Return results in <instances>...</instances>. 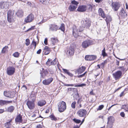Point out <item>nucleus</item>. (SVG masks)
<instances>
[{"label":"nucleus","mask_w":128,"mask_h":128,"mask_svg":"<svg viewBox=\"0 0 128 128\" xmlns=\"http://www.w3.org/2000/svg\"><path fill=\"white\" fill-rule=\"evenodd\" d=\"M73 28V34L75 38H77L79 36V34L80 32L83 30V28L80 26H74Z\"/></svg>","instance_id":"nucleus-1"},{"label":"nucleus","mask_w":128,"mask_h":128,"mask_svg":"<svg viewBox=\"0 0 128 128\" xmlns=\"http://www.w3.org/2000/svg\"><path fill=\"white\" fill-rule=\"evenodd\" d=\"M79 3L74 0L71 2V4L69 6L68 9L70 12H73L75 10L76 8Z\"/></svg>","instance_id":"nucleus-2"},{"label":"nucleus","mask_w":128,"mask_h":128,"mask_svg":"<svg viewBox=\"0 0 128 128\" xmlns=\"http://www.w3.org/2000/svg\"><path fill=\"white\" fill-rule=\"evenodd\" d=\"M58 110L60 112H63L66 109V104L63 101L60 102L58 104Z\"/></svg>","instance_id":"nucleus-3"},{"label":"nucleus","mask_w":128,"mask_h":128,"mask_svg":"<svg viewBox=\"0 0 128 128\" xmlns=\"http://www.w3.org/2000/svg\"><path fill=\"white\" fill-rule=\"evenodd\" d=\"M33 96V95L32 94L30 95L31 96H33L34 98L33 99L34 100H32V101L28 100L26 103V104L28 108L30 110L33 109L35 107L34 100H35V95H34V96Z\"/></svg>","instance_id":"nucleus-4"},{"label":"nucleus","mask_w":128,"mask_h":128,"mask_svg":"<svg viewBox=\"0 0 128 128\" xmlns=\"http://www.w3.org/2000/svg\"><path fill=\"white\" fill-rule=\"evenodd\" d=\"M14 14V10H9L8 12V20L10 22H12L14 20L13 17Z\"/></svg>","instance_id":"nucleus-5"},{"label":"nucleus","mask_w":128,"mask_h":128,"mask_svg":"<svg viewBox=\"0 0 128 128\" xmlns=\"http://www.w3.org/2000/svg\"><path fill=\"white\" fill-rule=\"evenodd\" d=\"M92 44V41L88 40L84 41L82 44V46L83 48H86Z\"/></svg>","instance_id":"nucleus-6"},{"label":"nucleus","mask_w":128,"mask_h":128,"mask_svg":"<svg viewBox=\"0 0 128 128\" xmlns=\"http://www.w3.org/2000/svg\"><path fill=\"white\" fill-rule=\"evenodd\" d=\"M38 18L36 19L37 22L38 24H42L43 22H45L48 19V18H45L42 16H38Z\"/></svg>","instance_id":"nucleus-7"},{"label":"nucleus","mask_w":128,"mask_h":128,"mask_svg":"<svg viewBox=\"0 0 128 128\" xmlns=\"http://www.w3.org/2000/svg\"><path fill=\"white\" fill-rule=\"evenodd\" d=\"M87 113L86 110L85 109H81L79 110L77 112L78 115L80 117H86Z\"/></svg>","instance_id":"nucleus-8"},{"label":"nucleus","mask_w":128,"mask_h":128,"mask_svg":"<svg viewBox=\"0 0 128 128\" xmlns=\"http://www.w3.org/2000/svg\"><path fill=\"white\" fill-rule=\"evenodd\" d=\"M15 69L13 66H10L7 68V74L9 76L13 75L15 72Z\"/></svg>","instance_id":"nucleus-9"},{"label":"nucleus","mask_w":128,"mask_h":128,"mask_svg":"<svg viewBox=\"0 0 128 128\" xmlns=\"http://www.w3.org/2000/svg\"><path fill=\"white\" fill-rule=\"evenodd\" d=\"M9 4V2H0V8L7 9L8 8Z\"/></svg>","instance_id":"nucleus-10"},{"label":"nucleus","mask_w":128,"mask_h":128,"mask_svg":"<svg viewBox=\"0 0 128 128\" xmlns=\"http://www.w3.org/2000/svg\"><path fill=\"white\" fill-rule=\"evenodd\" d=\"M34 18V15L31 14L28 15L24 19V21L26 23L30 22H32Z\"/></svg>","instance_id":"nucleus-11"},{"label":"nucleus","mask_w":128,"mask_h":128,"mask_svg":"<svg viewBox=\"0 0 128 128\" xmlns=\"http://www.w3.org/2000/svg\"><path fill=\"white\" fill-rule=\"evenodd\" d=\"M122 74L121 71H118L113 73L112 75L114 77L116 80H118L120 78Z\"/></svg>","instance_id":"nucleus-12"},{"label":"nucleus","mask_w":128,"mask_h":128,"mask_svg":"<svg viewBox=\"0 0 128 128\" xmlns=\"http://www.w3.org/2000/svg\"><path fill=\"white\" fill-rule=\"evenodd\" d=\"M4 96L10 98H12L14 96L13 92L10 91H4Z\"/></svg>","instance_id":"nucleus-13"},{"label":"nucleus","mask_w":128,"mask_h":128,"mask_svg":"<svg viewBox=\"0 0 128 128\" xmlns=\"http://www.w3.org/2000/svg\"><path fill=\"white\" fill-rule=\"evenodd\" d=\"M112 5V9L114 11H117L120 6V4L117 2H113Z\"/></svg>","instance_id":"nucleus-14"},{"label":"nucleus","mask_w":128,"mask_h":128,"mask_svg":"<svg viewBox=\"0 0 128 128\" xmlns=\"http://www.w3.org/2000/svg\"><path fill=\"white\" fill-rule=\"evenodd\" d=\"M49 30L50 31H56L58 29V27L54 24H51L49 25Z\"/></svg>","instance_id":"nucleus-15"},{"label":"nucleus","mask_w":128,"mask_h":128,"mask_svg":"<svg viewBox=\"0 0 128 128\" xmlns=\"http://www.w3.org/2000/svg\"><path fill=\"white\" fill-rule=\"evenodd\" d=\"M91 22L88 19H86L84 21L82 26L84 28H89L90 26Z\"/></svg>","instance_id":"nucleus-16"},{"label":"nucleus","mask_w":128,"mask_h":128,"mask_svg":"<svg viewBox=\"0 0 128 128\" xmlns=\"http://www.w3.org/2000/svg\"><path fill=\"white\" fill-rule=\"evenodd\" d=\"M53 80L52 78H50L43 80L42 83L44 85H48L52 82Z\"/></svg>","instance_id":"nucleus-17"},{"label":"nucleus","mask_w":128,"mask_h":128,"mask_svg":"<svg viewBox=\"0 0 128 128\" xmlns=\"http://www.w3.org/2000/svg\"><path fill=\"white\" fill-rule=\"evenodd\" d=\"M77 10L78 11L80 12H85L86 10V6L85 5L80 6L78 7Z\"/></svg>","instance_id":"nucleus-18"},{"label":"nucleus","mask_w":128,"mask_h":128,"mask_svg":"<svg viewBox=\"0 0 128 128\" xmlns=\"http://www.w3.org/2000/svg\"><path fill=\"white\" fill-rule=\"evenodd\" d=\"M96 58V56L92 55H87L85 57V58L86 60H95Z\"/></svg>","instance_id":"nucleus-19"},{"label":"nucleus","mask_w":128,"mask_h":128,"mask_svg":"<svg viewBox=\"0 0 128 128\" xmlns=\"http://www.w3.org/2000/svg\"><path fill=\"white\" fill-rule=\"evenodd\" d=\"M108 121L107 124H111L113 125L114 120V118L112 116H110L108 118Z\"/></svg>","instance_id":"nucleus-20"},{"label":"nucleus","mask_w":128,"mask_h":128,"mask_svg":"<svg viewBox=\"0 0 128 128\" xmlns=\"http://www.w3.org/2000/svg\"><path fill=\"white\" fill-rule=\"evenodd\" d=\"M88 11L89 12H92L93 10L95 9V6L92 4H89L88 5Z\"/></svg>","instance_id":"nucleus-21"},{"label":"nucleus","mask_w":128,"mask_h":128,"mask_svg":"<svg viewBox=\"0 0 128 128\" xmlns=\"http://www.w3.org/2000/svg\"><path fill=\"white\" fill-rule=\"evenodd\" d=\"M15 109V107L13 106H11L8 107L6 109V111L8 112L12 113Z\"/></svg>","instance_id":"nucleus-22"},{"label":"nucleus","mask_w":128,"mask_h":128,"mask_svg":"<svg viewBox=\"0 0 128 128\" xmlns=\"http://www.w3.org/2000/svg\"><path fill=\"white\" fill-rule=\"evenodd\" d=\"M120 14L123 18L126 17L127 16L126 13L125 12L124 9L123 8H122L121 10Z\"/></svg>","instance_id":"nucleus-23"},{"label":"nucleus","mask_w":128,"mask_h":128,"mask_svg":"<svg viewBox=\"0 0 128 128\" xmlns=\"http://www.w3.org/2000/svg\"><path fill=\"white\" fill-rule=\"evenodd\" d=\"M22 117L20 114H18L15 118V121L17 122H22Z\"/></svg>","instance_id":"nucleus-24"},{"label":"nucleus","mask_w":128,"mask_h":128,"mask_svg":"<svg viewBox=\"0 0 128 128\" xmlns=\"http://www.w3.org/2000/svg\"><path fill=\"white\" fill-rule=\"evenodd\" d=\"M86 68L85 67L82 66L80 68L77 70V72L78 74H80L83 72L85 70Z\"/></svg>","instance_id":"nucleus-25"},{"label":"nucleus","mask_w":128,"mask_h":128,"mask_svg":"<svg viewBox=\"0 0 128 128\" xmlns=\"http://www.w3.org/2000/svg\"><path fill=\"white\" fill-rule=\"evenodd\" d=\"M98 11L100 16L103 18H105V15L104 12L101 8H99Z\"/></svg>","instance_id":"nucleus-26"},{"label":"nucleus","mask_w":128,"mask_h":128,"mask_svg":"<svg viewBox=\"0 0 128 128\" xmlns=\"http://www.w3.org/2000/svg\"><path fill=\"white\" fill-rule=\"evenodd\" d=\"M17 16L19 17H22L23 16V12L22 10H19L16 13Z\"/></svg>","instance_id":"nucleus-27"},{"label":"nucleus","mask_w":128,"mask_h":128,"mask_svg":"<svg viewBox=\"0 0 128 128\" xmlns=\"http://www.w3.org/2000/svg\"><path fill=\"white\" fill-rule=\"evenodd\" d=\"M46 104V101L43 100H41L38 102V104L39 106H42L45 105Z\"/></svg>","instance_id":"nucleus-28"},{"label":"nucleus","mask_w":128,"mask_h":128,"mask_svg":"<svg viewBox=\"0 0 128 128\" xmlns=\"http://www.w3.org/2000/svg\"><path fill=\"white\" fill-rule=\"evenodd\" d=\"M67 53L70 55H72L74 53V50L73 48H70L68 50Z\"/></svg>","instance_id":"nucleus-29"},{"label":"nucleus","mask_w":128,"mask_h":128,"mask_svg":"<svg viewBox=\"0 0 128 128\" xmlns=\"http://www.w3.org/2000/svg\"><path fill=\"white\" fill-rule=\"evenodd\" d=\"M51 40L52 44L53 45L55 44L58 41L57 39L55 38H51Z\"/></svg>","instance_id":"nucleus-30"},{"label":"nucleus","mask_w":128,"mask_h":128,"mask_svg":"<svg viewBox=\"0 0 128 128\" xmlns=\"http://www.w3.org/2000/svg\"><path fill=\"white\" fill-rule=\"evenodd\" d=\"M8 46H5L3 48L2 50V52L4 53L8 51Z\"/></svg>","instance_id":"nucleus-31"},{"label":"nucleus","mask_w":128,"mask_h":128,"mask_svg":"<svg viewBox=\"0 0 128 128\" xmlns=\"http://www.w3.org/2000/svg\"><path fill=\"white\" fill-rule=\"evenodd\" d=\"M50 117L52 120L56 121L57 120V119L53 115H51L50 116Z\"/></svg>","instance_id":"nucleus-32"},{"label":"nucleus","mask_w":128,"mask_h":128,"mask_svg":"<svg viewBox=\"0 0 128 128\" xmlns=\"http://www.w3.org/2000/svg\"><path fill=\"white\" fill-rule=\"evenodd\" d=\"M102 54L103 57L107 56H108V54L105 52V48H104V49L102 50Z\"/></svg>","instance_id":"nucleus-33"},{"label":"nucleus","mask_w":128,"mask_h":128,"mask_svg":"<svg viewBox=\"0 0 128 128\" xmlns=\"http://www.w3.org/2000/svg\"><path fill=\"white\" fill-rule=\"evenodd\" d=\"M5 104L6 105V101L0 100V105L1 106H3Z\"/></svg>","instance_id":"nucleus-34"},{"label":"nucleus","mask_w":128,"mask_h":128,"mask_svg":"<svg viewBox=\"0 0 128 128\" xmlns=\"http://www.w3.org/2000/svg\"><path fill=\"white\" fill-rule=\"evenodd\" d=\"M58 29H60L62 31H64L65 30L64 24H62L60 27V28L58 27Z\"/></svg>","instance_id":"nucleus-35"},{"label":"nucleus","mask_w":128,"mask_h":128,"mask_svg":"<svg viewBox=\"0 0 128 128\" xmlns=\"http://www.w3.org/2000/svg\"><path fill=\"white\" fill-rule=\"evenodd\" d=\"M111 18L110 16H108L106 17V20L107 23L111 21Z\"/></svg>","instance_id":"nucleus-36"},{"label":"nucleus","mask_w":128,"mask_h":128,"mask_svg":"<svg viewBox=\"0 0 128 128\" xmlns=\"http://www.w3.org/2000/svg\"><path fill=\"white\" fill-rule=\"evenodd\" d=\"M20 54L18 52H16L14 53L13 54V56L15 57L18 58V57Z\"/></svg>","instance_id":"nucleus-37"},{"label":"nucleus","mask_w":128,"mask_h":128,"mask_svg":"<svg viewBox=\"0 0 128 128\" xmlns=\"http://www.w3.org/2000/svg\"><path fill=\"white\" fill-rule=\"evenodd\" d=\"M73 121L75 122L77 124H79L81 122L80 120L74 118L73 119Z\"/></svg>","instance_id":"nucleus-38"},{"label":"nucleus","mask_w":128,"mask_h":128,"mask_svg":"<svg viewBox=\"0 0 128 128\" xmlns=\"http://www.w3.org/2000/svg\"><path fill=\"white\" fill-rule=\"evenodd\" d=\"M42 72H43L42 73V72H41V73H40L41 77L42 78H44V75H43V74H45V75L46 74H48V72L46 71L44 72L43 71H42Z\"/></svg>","instance_id":"nucleus-39"},{"label":"nucleus","mask_w":128,"mask_h":128,"mask_svg":"<svg viewBox=\"0 0 128 128\" xmlns=\"http://www.w3.org/2000/svg\"><path fill=\"white\" fill-rule=\"evenodd\" d=\"M25 44L26 46H28L30 43V40L29 39H26V40Z\"/></svg>","instance_id":"nucleus-40"},{"label":"nucleus","mask_w":128,"mask_h":128,"mask_svg":"<svg viewBox=\"0 0 128 128\" xmlns=\"http://www.w3.org/2000/svg\"><path fill=\"white\" fill-rule=\"evenodd\" d=\"M51 60H50V59H48V61L46 62V65L49 66H50L52 65L51 63Z\"/></svg>","instance_id":"nucleus-41"},{"label":"nucleus","mask_w":128,"mask_h":128,"mask_svg":"<svg viewBox=\"0 0 128 128\" xmlns=\"http://www.w3.org/2000/svg\"><path fill=\"white\" fill-rule=\"evenodd\" d=\"M76 104V102H74L71 104V107L73 108H75V105Z\"/></svg>","instance_id":"nucleus-42"},{"label":"nucleus","mask_w":128,"mask_h":128,"mask_svg":"<svg viewBox=\"0 0 128 128\" xmlns=\"http://www.w3.org/2000/svg\"><path fill=\"white\" fill-rule=\"evenodd\" d=\"M56 59H55L52 61H51V63L52 64V65H54L56 64Z\"/></svg>","instance_id":"nucleus-43"},{"label":"nucleus","mask_w":128,"mask_h":128,"mask_svg":"<svg viewBox=\"0 0 128 128\" xmlns=\"http://www.w3.org/2000/svg\"><path fill=\"white\" fill-rule=\"evenodd\" d=\"M104 107V106L103 105H101L97 109V110H100L102 109Z\"/></svg>","instance_id":"nucleus-44"},{"label":"nucleus","mask_w":128,"mask_h":128,"mask_svg":"<svg viewBox=\"0 0 128 128\" xmlns=\"http://www.w3.org/2000/svg\"><path fill=\"white\" fill-rule=\"evenodd\" d=\"M86 86V84H80L78 85L75 86V87H82L84 86Z\"/></svg>","instance_id":"nucleus-45"},{"label":"nucleus","mask_w":128,"mask_h":128,"mask_svg":"<svg viewBox=\"0 0 128 128\" xmlns=\"http://www.w3.org/2000/svg\"><path fill=\"white\" fill-rule=\"evenodd\" d=\"M36 42L34 41V40H33V41H32V45L34 46V48H36Z\"/></svg>","instance_id":"nucleus-46"},{"label":"nucleus","mask_w":128,"mask_h":128,"mask_svg":"<svg viewBox=\"0 0 128 128\" xmlns=\"http://www.w3.org/2000/svg\"><path fill=\"white\" fill-rule=\"evenodd\" d=\"M86 72H84L83 74L80 75H79V76H77L79 78H82V77L84 76H85V74H86Z\"/></svg>","instance_id":"nucleus-47"},{"label":"nucleus","mask_w":128,"mask_h":128,"mask_svg":"<svg viewBox=\"0 0 128 128\" xmlns=\"http://www.w3.org/2000/svg\"><path fill=\"white\" fill-rule=\"evenodd\" d=\"M42 3L46 4V2L47 0H39Z\"/></svg>","instance_id":"nucleus-48"},{"label":"nucleus","mask_w":128,"mask_h":128,"mask_svg":"<svg viewBox=\"0 0 128 128\" xmlns=\"http://www.w3.org/2000/svg\"><path fill=\"white\" fill-rule=\"evenodd\" d=\"M34 27L35 26H32L31 28H29L27 30L26 32H28L29 31L33 30L34 29Z\"/></svg>","instance_id":"nucleus-49"},{"label":"nucleus","mask_w":128,"mask_h":128,"mask_svg":"<svg viewBox=\"0 0 128 128\" xmlns=\"http://www.w3.org/2000/svg\"><path fill=\"white\" fill-rule=\"evenodd\" d=\"M34 27L35 26H32L31 28H29L27 30L26 32H28L29 31L33 30L34 29Z\"/></svg>","instance_id":"nucleus-50"},{"label":"nucleus","mask_w":128,"mask_h":128,"mask_svg":"<svg viewBox=\"0 0 128 128\" xmlns=\"http://www.w3.org/2000/svg\"><path fill=\"white\" fill-rule=\"evenodd\" d=\"M118 68L122 71H124L125 69L123 66L120 67Z\"/></svg>","instance_id":"nucleus-51"},{"label":"nucleus","mask_w":128,"mask_h":128,"mask_svg":"<svg viewBox=\"0 0 128 128\" xmlns=\"http://www.w3.org/2000/svg\"><path fill=\"white\" fill-rule=\"evenodd\" d=\"M107 125L106 126L107 128H112V126L113 125H112L111 124H107Z\"/></svg>","instance_id":"nucleus-52"},{"label":"nucleus","mask_w":128,"mask_h":128,"mask_svg":"<svg viewBox=\"0 0 128 128\" xmlns=\"http://www.w3.org/2000/svg\"><path fill=\"white\" fill-rule=\"evenodd\" d=\"M64 86H74V84H64Z\"/></svg>","instance_id":"nucleus-53"},{"label":"nucleus","mask_w":128,"mask_h":128,"mask_svg":"<svg viewBox=\"0 0 128 128\" xmlns=\"http://www.w3.org/2000/svg\"><path fill=\"white\" fill-rule=\"evenodd\" d=\"M64 72L66 74H67L69 72L68 70L65 69H62Z\"/></svg>","instance_id":"nucleus-54"},{"label":"nucleus","mask_w":128,"mask_h":128,"mask_svg":"<svg viewBox=\"0 0 128 128\" xmlns=\"http://www.w3.org/2000/svg\"><path fill=\"white\" fill-rule=\"evenodd\" d=\"M47 42H48V39L47 38H45L44 39V43L45 45L47 44Z\"/></svg>","instance_id":"nucleus-55"},{"label":"nucleus","mask_w":128,"mask_h":128,"mask_svg":"<svg viewBox=\"0 0 128 128\" xmlns=\"http://www.w3.org/2000/svg\"><path fill=\"white\" fill-rule=\"evenodd\" d=\"M120 115L122 117H124L125 116V114L124 112H122L120 113Z\"/></svg>","instance_id":"nucleus-56"},{"label":"nucleus","mask_w":128,"mask_h":128,"mask_svg":"<svg viewBox=\"0 0 128 128\" xmlns=\"http://www.w3.org/2000/svg\"><path fill=\"white\" fill-rule=\"evenodd\" d=\"M50 53V50H46L45 52V54H48Z\"/></svg>","instance_id":"nucleus-57"},{"label":"nucleus","mask_w":128,"mask_h":128,"mask_svg":"<svg viewBox=\"0 0 128 128\" xmlns=\"http://www.w3.org/2000/svg\"><path fill=\"white\" fill-rule=\"evenodd\" d=\"M104 65L105 64L103 62H102L100 64L101 68H104Z\"/></svg>","instance_id":"nucleus-58"},{"label":"nucleus","mask_w":128,"mask_h":128,"mask_svg":"<svg viewBox=\"0 0 128 128\" xmlns=\"http://www.w3.org/2000/svg\"><path fill=\"white\" fill-rule=\"evenodd\" d=\"M124 95V92H122L120 94V97H121Z\"/></svg>","instance_id":"nucleus-59"},{"label":"nucleus","mask_w":128,"mask_h":128,"mask_svg":"<svg viewBox=\"0 0 128 128\" xmlns=\"http://www.w3.org/2000/svg\"><path fill=\"white\" fill-rule=\"evenodd\" d=\"M67 74L71 77H72L73 76V75L72 74L70 73V72H68Z\"/></svg>","instance_id":"nucleus-60"},{"label":"nucleus","mask_w":128,"mask_h":128,"mask_svg":"<svg viewBox=\"0 0 128 128\" xmlns=\"http://www.w3.org/2000/svg\"><path fill=\"white\" fill-rule=\"evenodd\" d=\"M41 50H42L41 49H40L37 52V54H40V53Z\"/></svg>","instance_id":"nucleus-61"},{"label":"nucleus","mask_w":128,"mask_h":128,"mask_svg":"<svg viewBox=\"0 0 128 128\" xmlns=\"http://www.w3.org/2000/svg\"><path fill=\"white\" fill-rule=\"evenodd\" d=\"M6 104L7 105L8 104L11 103L12 102V101H6Z\"/></svg>","instance_id":"nucleus-62"},{"label":"nucleus","mask_w":128,"mask_h":128,"mask_svg":"<svg viewBox=\"0 0 128 128\" xmlns=\"http://www.w3.org/2000/svg\"><path fill=\"white\" fill-rule=\"evenodd\" d=\"M44 50H49V48L48 46H45L44 48Z\"/></svg>","instance_id":"nucleus-63"},{"label":"nucleus","mask_w":128,"mask_h":128,"mask_svg":"<svg viewBox=\"0 0 128 128\" xmlns=\"http://www.w3.org/2000/svg\"><path fill=\"white\" fill-rule=\"evenodd\" d=\"M4 110L3 109H0V114H1L4 112Z\"/></svg>","instance_id":"nucleus-64"}]
</instances>
